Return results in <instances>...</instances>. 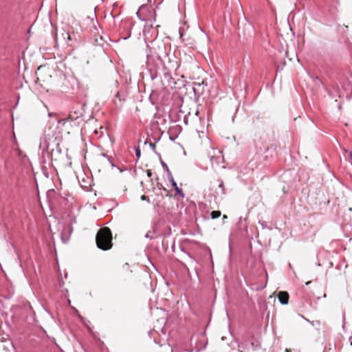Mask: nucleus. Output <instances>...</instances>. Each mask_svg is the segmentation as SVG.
Instances as JSON below:
<instances>
[{"mask_svg":"<svg viewBox=\"0 0 352 352\" xmlns=\"http://www.w3.org/2000/svg\"><path fill=\"white\" fill-rule=\"evenodd\" d=\"M175 190L177 192L178 195H181L182 197H184L182 190L179 187L176 188Z\"/></svg>","mask_w":352,"mask_h":352,"instance_id":"8","label":"nucleus"},{"mask_svg":"<svg viewBox=\"0 0 352 352\" xmlns=\"http://www.w3.org/2000/svg\"><path fill=\"white\" fill-rule=\"evenodd\" d=\"M277 297L280 304L287 305L289 300V294L287 292H279Z\"/></svg>","mask_w":352,"mask_h":352,"instance_id":"4","label":"nucleus"},{"mask_svg":"<svg viewBox=\"0 0 352 352\" xmlns=\"http://www.w3.org/2000/svg\"><path fill=\"white\" fill-rule=\"evenodd\" d=\"M48 115H49L50 116H52V113L49 112V113H48Z\"/></svg>","mask_w":352,"mask_h":352,"instance_id":"20","label":"nucleus"},{"mask_svg":"<svg viewBox=\"0 0 352 352\" xmlns=\"http://www.w3.org/2000/svg\"><path fill=\"white\" fill-rule=\"evenodd\" d=\"M212 151H213V154H214V155H216V154H217V153H220V151H219V150H217V149H215V150H214V149H212Z\"/></svg>","mask_w":352,"mask_h":352,"instance_id":"11","label":"nucleus"},{"mask_svg":"<svg viewBox=\"0 0 352 352\" xmlns=\"http://www.w3.org/2000/svg\"><path fill=\"white\" fill-rule=\"evenodd\" d=\"M88 17L91 22H94V20H96V13L94 12H91L90 16H89Z\"/></svg>","mask_w":352,"mask_h":352,"instance_id":"7","label":"nucleus"},{"mask_svg":"<svg viewBox=\"0 0 352 352\" xmlns=\"http://www.w3.org/2000/svg\"><path fill=\"white\" fill-rule=\"evenodd\" d=\"M136 14L138 19L144 22H152L156 20L154 10L146 5L141 6Z\"/></svg>","mask_w":352,"mask_h":352,"instance_id":"2","label":"nucleus"},{"mask_svg":"<svg viewBox=\"0 0 352 352\" xmlns=\"http://www.w3.org/2000/svg\"><path fill=\"white\" fill-rule=\"evenodd\" d=\"M141 199H142V200H143V201H144V200H147V197H146L145 195H142V196L141 197Z\"/></svg>","mask_w":352,"mask_h":352,"instance_id":"13","label":"nucleus"},{"mask_svg":"<svg viewBox=\"0 0 352 352\" xmlns=\"http://www.w3.org/2000/svg\"><path fill=\"white\" fill-rule=\"evenodd\" d=\"M135 155L138 157H140V155H141V152H140V150L139 148H136L135 149Z\"/></svg>","mask_w":352,"mask_h":352,"instance_id":"9","label":"nucleus"},{"mask_svg":"<svg viewBox=\"0 0 352 352\" xmlns=\"http://www.w3.org/2000/svg\"><path fill=\"white\" fill-rule=\"evenodd\" d=\"M221 216V212L219 210H214L211 212V218L214 219Z\"/></svg>","mask_w":352,"mask_h":352,"instance_id":"6","label":"nucleus"},{"mask_svg":"<svg viewBox=\"0 0 352 352\" xmlns=\"http://www.w3.org/2000/svg\"><path fill=\"white\" fill-rule=\"evenodd\" d=\"M349 156H350L351 160H352V153H350Z\"/></svg>","mask_w":352,"mask_h":352,"instance_id":"18","label":"nucleus"},{"mask_svg":"<svg viewBox=\"0 0 352 352\" xmlns=\"http://www.w3.org/2000/svg\"><path fill=\"white\" fill-rule=\"evenodd\" d=\"M225 21H232V19L230 18V15L228 16V18L227 19L226 16H225V19H224Z\"/></svg>","mask_w":352,"mask_h":352,"instance_id":"12","label":"nucleus"},{"mask_svg":"<svg viewBox=\"0 0 352 352\" xmlns=\"http://www.w3.org/2000/svg\"><path fill=\"white\" fill-rule=\"evenodd\" d=\"M111 232L108 228L100 229L96 237L98 248L103 250H107L111 248Z\"/></svg>","mask_w":352,"mask_h":352,"instance_id":"1","label":"nucleus"},{"mask_svg":"<svg viewBox=\"0 0 352 352\" xmlns=\"http://www.w3.org/2000/svg\"><path fill=\"white\" fill-rule=\"evenodd\" d=\"M50 140L51 138H50L49 135H46L42 138L38 146L39 149L43 151L48 150Z\"/></svg>","mask_w":352,"mask_h":352,"instance_id":"3","label":"nucleus"},{"mask_svg":"<svg viewBox=\"0 0 352 352\" xmlns=\"http://www.w3.org/2000/svg\"><path fill=\"white\" fill-rule=\"evenodd\" d=\"M259 223L261 225V226L263 227V228H265V226H264L263 223H261V222H260V221H259Z\"/></svg>","mask_w":352,"mask_h":352,"instance_id":"16","label":"nucleus"},{"mask_svg":"<svg viewBox=\"0 0 352 352\" xmlns=\"http://www.w3.org/2000/svg\"><path fill=\"white\" fill-rule=\"evenodd\" d=\"M288 25H289V23H288ZM289 28L291 31L292 30V28L290 26H289Z\"/></svg>","mask_w":352,"mask_h":352,"instance_id":"19","label":"nucleus"},{"mask_svg":"<svg viewBox=\"0 0 352 352\" xmlns=\"http://www.w3.org/2000/svg\"><path fill=\"white\" fill-rule=\"evenodd\" d=\"M351 345H352V342H351Z\"/></svg>","mask_w":352,"mask_h":352,"instance_id":"21","label":"nucleus"},{"mask_svg":"<svg viewBox=\"0 0 352 352\" xmlns=\"http://www.w3.org/2000/svg\"><path fill=\"white\" fill-rule=\"evenodd\" d=\"M171 185L174 188L175 190L176 189V188L178 187L176 182L175 183L172 184Z\"/></svg>","mask_w":352,"mask_h":352,"instance_id":"10","label":"nucleus"},{"mask_svg":"<svg viewBox=\"0 0 352 352\" xmlns=\"http://www.w3.org/2000/svg\"><path fill=\"white\" fill-rule=\"evenodd\" d=\"M151 175H152L151 171V170H147V175H148V177H151Z\"/></svg>","mask_w":352,"mask_h":352,"instance_id":"14","label":"nucleus"},{"mask_svg":"<svg viewBox=\"0 0 352 352\" xmlns=\"http://www.w3.org/2000/svg\"><path fill=\"white\" fill-rule=\"evenodd\" d=\"M166 170H167V175H168V181L172 184L175 183V181L174 180V178H173V175H172V174L169 171L168 166H166Z\"/></svg>","mask_w":352,"mask_h":352,"instance_id":"5","label":"nucleus"},{"mask_svg":"<svg viewBox=\"0 0 352 352\" xmlns=\"http://www.w3.org/2000/svg\"><path fill=\"white\" fill-rule=\"evenodd\" d=\"M150 146H151L153 149H155V144H154L151 143V144H150Z\"/></svg>","mask_w":352,"mask_h":352,"instance_id":"15","label":"nucleus"},{"mask_svg":"<svg viewBox=\"0 0 352 352\" xmlns=\"http://www.w3.org/2000/svg\"><path fill=\"white\" fill-rule=\"evenodd\" d=\"M227 219V216L224 214V215L223 216V220H225V219Z\"/></svg>","mask_w":352,"mask_h":352,"instance_id":"17","label":"nucleus"}]
</instances>
